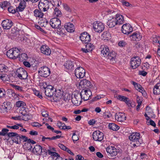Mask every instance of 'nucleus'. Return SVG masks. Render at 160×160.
I'll return each mask as SVG.
<instances>
[{
	"label": "nucleus",
	"mask_w": 160,
	"mask_h": 160,
	"mask_svg": "<svg viewBox=\"0 0 160 160\" xmlns=\"http://www.w3.org/2000/svg\"><path fill=\"white\" fill-rule=\"evenodd\" d=\"M153 93L154 94H160V83H157L153 89Z\"/></svg>",
	"instance_id": "33"
},
{
	"label": "nucleus",
	"mask_w": 160,
	"mask_h": 160,
	"mask_svg": "<svg viewBox=\"0 0 160 160\" xmlns=\"http://www.w3.org/2000/svg\"><path fill=\"white\" fill-rule=\"evenodd\" d=\"M131 83L134 86L135 88L137 90L142 93L143 96L146 97L147 96V94L146 92L140 84L133 81H131Z\"/></svg>",
	"instance_id": "17"
},
{
	"label": "nucleus",
	"mask_w": 160,
	"mask_h": 160,
	"mask_svg": "<svg viewBox=\"0 0 160 160\" xmlns=\"http://www.w3.org/2000/svg\"><path fill=\"white\" fill-rule=\"evenodd\" d=\"M31 125L33 127H38L42 126V125L41 124L37 122H32L31 123Z\"/></svg>",
	"instance_id": "60"
},
{
	"label": "nucleus",
	"mask_w": 160,
	"mask_h": 160,
	"mask_svg": "<svg viewBox=\"0 0 160 160\" xmlns=\"http://www.w3.org/2000/svg\"><path fill=\"white\" fill-rule=\"evenodd\" d=\"M51 97L52 98V100L54 102H56L58 101L60 99V97L57 96L56 94L54 95L53 94V95Z\"/></svg>",
	"instance_id": "53"
},
{
	"label": "nucleus",
	"mask_w": 160,
	"mask_h": 160,
	"mask_svg": "<svg viewBox=\"0 0 160 160\" xmlns=\"http://www.w3.org/2000/svg\"><path fill=\"white\" fill-rule=\"evenodd\" d=\"M41 52L46 55H50L51 51L50 48L46 45H42L40 48Z\"/></svg>",
	"instance_id": "21"
},
{
	"label": "nucleus",
	"mask_w": 160,
	"mask_h": 160,
	"mask_svg": "<svg viewBox=\"0 0 160 160\" xmlns=\"http://www.w3.org/2000/svg\"><path fill=\"white\" fill-rule=\"evenodd\" d=\"M108 127L110 129L114 131H117L119 128L118 126L113 123H109L108 125Z\"/></svg>",
	"instance_id": "34"
},
{
	"label": "nucleus",
	"mask_w": 160,
	"mask_h": 160,
	"mask_svg": "<svg viewBox=\"0 0 160 160\" xmlns=\"http://www.w3.org/2000/svg\"><path fill=\"white\" fill-rule=\"evenodd\" d=\"M117 25L114 17H112V18L109 19L107 22V25L109 28L113 27L116 25Z\"/></svg>",
	"instance_id": "30"
},
{
	"label": "nucleus",
	"mask_w": 160,
	"mask_h": 160,
	"mask_svg": "<svg viewBox=\"0 0 160 160\" xmlns=\"http://www.w3.org/2000/svg\"><path fill=\"white\" fill-rule=\"evenodd\" d=\"M38 73L40 74L41 76L47 77L50 75V69L48 67L43 66L39 68Z\"/></svg>",
	"instance_id": "10"
},
{
	"label": "nucleus",
	"mask_w": 160,
	"mask_h": 160,
	"mask_svg": "<svg viewBox=\"0 0 160 160\" xmlns=\"http://www.w3.org/2000/svg\"><path fill=\"white\" fill-rule=\"evenodd\" d=\"M8 12H10L11 13H15L17 11L16 9H15L12 7L10 6L8 8Z\"/></svg>",
	"instance_id": "50"
},
{
	"label": "nucleus",
	"mask_w": 160,
	"mask_h": 160,
	"mask_svg": "<svg viewBox=\"0 0 160 160\" xmlns=\"http://www.w3.org/2000/svg\"><path fill=\"white\" fill-rule=\"evenodd\" d=\"M81 95L80 93L74 94L72 97V103L75 106H79L82 102Z\"/></svg>",
	"instance_id": "8"
},
{
	"label": "nucleus",
	"mask_w": 160,
	"mask_h": 160,
	"mask_svg": "<svg viewBox=\"0 0 160 160\" xmlns=\"http://www.w3.org/2000/svg\"><path fill=\"white\" fill-rule=\"evenodd\" d=\"M13 23L10 20L6 19L3 20L2 23V26L4 29H9L12 25Z\"/></svg>",
	"instance_id": "20"
},
{
	"label": "nucleus",
	"mask_w": 160,
	"mask_h": 160,
	"mask_svg": "<svg viewBox=\"0 0 160 160\" xmlns=\"http://www.w3.org/2000/svg\"><path fill=\"white\" fill-rule=\"evenodd\" d=\"M72 139L73 142H75L78 141L79 138L78 135H76L75 133H73L72 137Z\"/></svg>",
	"instance_id": "55"
},
{
	"label": "nucleus",
	"mask_w": 160,
	"mask_h": 160,
	"mask_svg": "<svg viewBox=\"0 0 160 160\" xmlns=\"http://www.w3.org/2000/svg\"><path fill=\"white\" fill-rule=\"evenodd\" d=\"M54 5H57L59 6L61 4V0H55L53 1Z\"/></svg>",
	"instance_id": "63"
},
{
	"label": "nucleus",
	"mask_w": 160,
	"mask_h": 160,
	"mask_svg": "<svg viewBox=\"0 0 160 160\" xmlns=\"http://www.w3.org/2000/svg\"><path fill=\"white\" fill-rule=\"evenodd\" d=\"M103 95H97L96 97H94L93 99V101H96L100 99H101L103 97Z\"/></svg>",
	"instance_id": "58"
},
{
	"label": "nucleus",
	"mask_w": 160,
	"mask_h": 160,
	"mask_svg": "<svg viewBox=\"0 0 160 160\" xmlns=\"http://www.w3.org/2000/svg\"><path fill=\"white\" fill-rule=\"evenodd\" d=\"M81 95V98L84 101L88 100L92 95L91 91L89 89H83L80 93Z\"/></svg>",
	"instance_id": "9"
},
{
	"label": "nucleus",
	"mask_w": 160,
	"mask_h": 160,
	"mask_svg": "<svg viewBox=\"0 0 160 160\" xmlns=\"http://www.w3.org/2000/svg\"><path fill=\"white\" fill-rule=\"evenodd\" d=\"M102 49L101 50V55L104 57L107 58L110 63L113 64L116 62L115 57L116 53L114 52H109L108 47L107 46H102Z\"/></svg>",
	"instance_id": "1"
},
{
	"label": "nucleus",
	"mask_w": 160,
	"mask_h": 160,
	"mask_svg": "<svg viewBox=\"0 0 160 160\" xmlns=\"http://www.w3.org/2000/svg\"><path fill=\"white\" fill-rule=\"evenodd\" d=\"M11 103L10 102L6 101L3 102L2 105V107H11Z\"/></svg>",
	"instance_id": "61"
},
{
	"label": "nucleus",
	"mask_w": 160,
	"mask_h": 160,
	"mask_svg": "<svg viewBox=\"0 0 160 160\" xmlns=\"http://www.w3.org/2000/svg\"><path fill=\"white\" fill-rule=\"evenodd\" d=\"M19 54V50L17 48H12L8 50L7 52V57L13 59L17 58Z\"/></svg>",
	"instance_id": "3"
},
{
	"label": "nucleus",
	"mask_w": 160,
	"mask_h": 160,
	"mask_svg": "<svg viewBox=\"0 0 160 160\" xmlns=\"http://www.w3.org/2000/svg\"><path fill=\"white\" fill-rule=\"evenodd\" d=\"M45 90V93L46 95L48 97H51L53 94L54 91V87L51 85H48L45 88L43 87Z\"/></svg>",
	"instance_id": "19"
},
{
	"label": "nucleus",
	"mask_w": 160,
	"mask_h": 160,
	"mask_svg": "<svg viewBox=\"0 0 160 160\" xmlns=\"http://www.w3.org/2000/svg\"><path fill=\"white\" fill-rule=\"evenodd\" d=\"M12 140L13 142L17 144H20L22 142L21 136L18 134L15 137L12 138Z\"/></svg>",
	"instance_id": "31"
},
{
	"label": "nucleus",
	"mask_w": 160,
	"mask_h": 160,
	"mask_svg": "<svg viewBox=\"0 0 160 160\" xmlns=\"http://www.w3.org/2000/svg\"><path fill=\"white\" fill-rule=\"evenodd\" d=\"M42 116L44 117H47L48 115V112L44 109L42 111Z\"/></svg>",
	"instance_id": "59"
},
{
	"label": "nucleus",
	"mask_w": 160,
	"mask_h": 160,
	"mask_svg": "<svg viewBox=\"0 0 160 160\" xmlns=\"http://www.w3.org/2000/svg\"><path fill=\"white\" fill-rule=\"evenodd\" d=\"M33 92L35 95L37 96L39 98H42V95L40 94L39 92L38 91L35 90H34Z\"/></svg>",
	"instance_id": "56"
},
{
	"label": "nucleus",
	"mask_w": 160,
	"mask_h": 160,
	"mask_svg": "<svg viewBox=\"0 0 160 160\" xmlns=\"http://www.w3.org/2000/svg\"><path fill=\"white\" fill-rule=\"evenodd\" d=\"M79 38L83 43H88L91 40V36L87 32H84L81 34Z\"/></svg>",
	"instance_id": "12"
},
{
	"label": "nucleus",
	"mask_w": 160,
	"mask_h": 160,
	"mask_svg": "<svg viewBox=\"0 0 160 160\" xmlns=\"http://www.w3.org/2000/svg\"><path fill=\"white\" fill-rule=\"evenodd\" d=\"M48 152L49 154L51 155L52 156H53L54 157H58L60 156L59 155V154H58V153H57L56 152H51V151L50 150H48Z\"/></svg>",
	"instance_id": "45"
},
{
	"label": "nucleus",
	"mask_w": 160,
	"mask_h": 160,
	"mask_svg": "<svg viewBox=\"0 0 160 160\" xmlns=\"http://www.w3.org/2000/svg\"><path fill=\"white\" fill-rule=\"evenodd\" d=\"M103 133L98 130L94 132L92 134L93 138L96 141H101L103 139Z\"/></svg>",
	"instance_id": "15"
},
{
	"label": "nucleus",
	"mask_w": 160,
	"mask_h": 160,
	"mask_svg": "<svg viewBox=\"0 0 160 160\" xmlns=\"http://www.w3.org/2000/svg\"><path fill=\"white\" fill-rule=\"evenodd\" d=\"M84 158L81 155H77L76 157V160H83Z\"/></svg>",
	"instance_id": "64"
},
{
	"label": "nucleus",
	"mask_w": 160,
	"mask_h": 160,
	"mask_svg": "<svg viewBox=\"0 0 160 160\" xmlns=\"http://www.w3.org/2000/svg\"><path fill=\"white\" fill-rule=\"evenodd\" d=\"M34 15L36 17L42 18L43 16V13L38 9H36L34 11Z\"/></svg>",
	"instance_id": "36"
},
{
	"label": "nucleus",
	"mask_w": 160,
	"mask_h": 160,
	"mask_svg": "<svg viewBox=\"0 0 160 160\" xmlns=\"http://www.w3.org/2000/svg\"><path fill=\"white\" fill-rule=\"evenodd\" d=\"M63 31H64V29L63 28H58L57 32L58 34L60 36H63L64 34Z\"/></svg>",
	"instance_id": "51"
},
{
	"label": "nucleus",
	"mask_w": 160,
	"mask_h": 160,
	"mask_svg": "<svg viewBox=\"0 0 160 160\" xmlns=\"http://www.w3.org/2000/svg\"><path fill=\"white\" fill-rule=\"evenodd\" d=\"M57 126L60 128L61 129H65L67 128L65 125V124L63 123L62 122H61L59 121L57 124Z\"/></svg>",
	"instance_id": "42"
},
{
	"label": "nucleus",
	"mask_w": 160,
	"mask_h": 160,
	"mask_svg": "<svg viewBox=\"0 0 160 160\" xmlns=\"http://www.w3.org/2000/svg\"><path fill=\"white\" fill-rule=\"evenodd\" d=\"M9 131L7 129L3 128L2 130V132H0V135L4 136Z\"/></svg>",
	"instance_id": "52"
},
{
	"label": "nucleus",
	"mask_w": 160,
	"mask_h": 160,
	"mask_svg": "<svg viewBox=\"0 0 160 160\" xmlns=\"http://www.w3.org/2000/svg\"><path fill=\"white\" fill-rule=\"evenodd\" d=\"M133 30L132 28L129 23L124 24L122 27V31L124 34H129Z\"/></svg>",
	"instance_id": "16"
},
{
	"label": "nucleus",
	"mask_w": 160,
	"mask_h": 160,
	"mask_svg": "<svg viewBox=\"0 0 160 160\" xmlns=\"http://www.w3.org/2000/svg\"><path fill=\"white\" fill-rule=\"evenodd\" d=\"M114 18L117 25H120L124 23V20L122 15L117 14L116 15Z\"/></svg>",
	"instance_id": "23"
},
{
	"label": "nucleus",
	"mask_w": 160,
	"mask_h": 160,
	"mask_svg": "<svg viewBox=\"0 0 160 160\" xmlns=\"http://www.w3.org/2000/svg\"><path fill=\"white\" fill-rule=\"evenodd\" d=\"M118 45L121 47H123L125 46L126 44V42L123 41H120L118 43Z\"/></svg>",
	"instance_id": "62"
},
{
	"label": "nucleus",
	"mask_w": 160,
	"mask_h": 160,
	"mask_svg": "<svg viewBox=\"0 0 160 160\" xmlns=\"http://www.w3.org/2000/svg\"><path fill=\"white\" fill-rule=\"evenodd\" d=\"M141 135L139 132H132L129 137V140L132 142H135L136 144H133V146H139L142 142Z\"/></svg>",
	"instance_id": "2"
},
{
	"label": "nucleus",
	"mask_w": 160,
	"mask_h": 160,
	"mask_svg": "<svg viewBox=\"0 0 160 160\" xmlns=\"http://www.w3.org/2000/svg\"><path fill=\"white\" fill-rule=\"evenodd\" d=\"M42 151V148L41 146L39 145H36L32 149L33 152L36 155H40L41 154Z\"/></svg>",
	"instance_id": "25"
},
{
	"label": "nucleus",
	"mask_w": 160,
	"mask_h": 160,
	"mask_svg": "<svg viewBox=\"0 0 160 160\" xmlns=\"http://www.w3.org/2000/svg\"><path fill=\"white\" fill-rule=\"evenodd\" d=\"M144 116L147 120L151 119V118H155V115L154 112L152 108L149 106H147L146 108V112Z\"/></svg>",
	"instance_id": "5"
},
{
	"label": "nucleus",
	"mask_w": 160,
	"mask_h": 160,
	"mask_svg": "<svg viewBox=\"0 0 160 160\" xmlns=\"http://www.w3.org/2000/svg\"><path fill=\"white\" fill-rule=\"evenodd\" d=\"M48 23V22L46 19H42L39 22V23L41 26L44 27L46 26Z\"/></svg>",
	"instance_id": "40"
},
{
	"label": "nucleus",
	"mask_w": 160,
	"mask_h": 160,
	"mask_svg": "<svg viewBox=\"0 0 160 160\" xmlns=\"http://www.w3.org/2000/svg\"><path fill=\"white\" fill-rule=\"evenodd\" d=\"M19 112L23 116H25L27 113L26 109L24 107L20 108L19 110Z\"/></svg>",
	"instance_id": "44"
},
{
	"label": "nucleus",
	"mask_w": 160,
	"mask_h": 160,
	"mask_svg": "<svg viewBox=\"0 0 160 160\" xmlns=\"http://www.w3.org/2000/svg\"><path fill=\"white\" fill-rule=\"evenodd\" d=\"M104 25L101 22H97L93 24V28L96 32H101L104 30Z\"/></svg>",
	"instance_id": "14"
},
{
	"label": "nucleus",
	"mask_w": 160,
	"mask_h": 160,
	"mask_svg": "<svg viewBox=\"0 0 160 160\" xmlns=\"http://www.w3.org/2000/svg\"><path fill=\"white\" fill-rule=\"evenodd\" d=\"M28 59V56L25 53H22L21 54L19 57V59L20 61L21 62H24L27 60Z\"/></svg>",
	"instance_id": "35"
},
{
	"label": "nucleus",
	"mask_w": 160,
	"mask_h": 160,
	"mask_svg": "<svg viewBox=\"0 0 160 160\" xmlns=\"http://www.w3.org/2000/svg\"><path fill=\"white\" fill-rule=\"evenodd\" d=\"M114 97L116 98L119 100L125 102L126 104L129 103V99L127 97L121 95H114Z\"/></svg>",
	"instance_id": "26"
},
{
	"label": "nucleus",
	"mask_w": 160,
	"mask_h": 160,
	"mask_svg": "<svg viewBox=\"0 0 160 160\" xmlns=\"http://www.w3.org/2000/svg\"><path fill=\"white\" fill-rule=\"evenodd\" d=\"M65 67L68 69H72L74 67L73 62L71 61H67L64 65Z\"/></svg>",
	"instance_id": "32"
},
{
	"label": "nucleus",
	"mask_w": 160,
	"mask_h": 160,
	"mask_svg": "<svg viewBox=\"0 0 160 160\" xmlns=\"http://www.w3.org/2000/svg\"><path fill=\"white\" fill-rule=\"evenodd\" d=\"M53 15L55 17H61L62 15V13L58 8H55L53 12Z\"/></svg>",
	"instance_id": "37"
},
{
	"label": "nucleus",
	"mask_w": 160,
	"mask_h": 160,
	"mask_svg": "<svg viewBox=\"0 0 160 160\" xmlns=\"http://www.w3.org/2000/svg\"><path fill=\"white\" fill-rule=\"evenodd\" d=\"M126 117L125 113H116L115 115L116 120H125Z\"/></svg>",
	"instance_id": "27"
},
{
	"label": "nucleus",
	"mask_w": 160,
	"mask_h": 160,
	"mask_svg": "<svg viewBox=\"0 0 160 160\" xmlns=\"http://www.w3.org/2000/svg\"><path fill=\"white\" fill-rule=\"evenodd\" d=\"M15 74L19 79L21 80L26 79L28 76L27 72L22 68L18 69L16 71Z\"/></svg>",
	"instance_id": "4"
},
{
	"label": "nucleus",
	"mask_w": 160,
	"mask_h": 160,
	"mask_svg": "<svg viewBox=\"0 0 160 160\" xmlns=\"http://www.w3.org/2000/svg\"><path fill=\"white\" fill-rule=\"evenodd\" d=\"M12 88L15 89L16 90L20 92H22L23 91V88L21 86L14 84L12 85Z\"/></svg>",
	"instance_id": "43"
},
{
	"label": "nucleus",
	"mask_w": 160,
	"mask_h": 160,
	"mask_svg": "<svg viewBox=\"0 0 160 160\" xmlns=\"http://www.w3.org/2000/svg\"><path fill=\"white\" fill-rule=\"evenodd\" d=\"M26 6V2L22 0L21 1L19 6L16 8V10L18 12H21L25 9Z\"/></svg>",
	"instance_id": "28"
},
{
	"label": "nucleus",
	"mask_w": 160,
	"mask_h": 160,
	"mask_svg": "<svg viewBox=\"0 0 160 160\" xmlns=\"http://www.w3.org/2000/svg\"><path fill=\"white\" fill-rule=\"evenodd\" d=\"M86 48H87L89 52H90L92 51L94 49V45L91 43H88L86 45Z\"/></svg>",
	"instance_id": "41"
},
{
	"label": "nucleus",
	"mask_w": 160,
	"mask_h": 160,
	"mask_svg": "<svg viewBox=\"0 0 160 160\" xmlns=\"http://www.w3.org/2000/svg\"><path fill=\"white\" fill-rule=\"evenodd\" d=\"M22 116H11L10 117V118L11 119H14L15 120H21L22 119V120H24V119H23L22 118Z\"/></svg>",
	"instance_id": "46"
},
{
	"label": "nucleus",
	"mask_w": 160,
	"mask_h": 160,
	"mask_svg": "<svg viewBox=\"0 0 160 160\" xmlns=\"http://www.w3.org/2000/svg\"><path fill=\"white\" fill-rule=\"evenodd\" d=\"M141 62V60L138 57H133L131 59V66L132 69H136L140 65Z\"/></svg>",
	"instance_id": "7"
},
{
	"label": "nucleus",
	"mask_w": 160,
	"mask_h": 160,
	"mask_svg": "<svg viewBox=\"0 0 160 160\" xmlns=\"http://www.w3.org/2000/svg\"><path fill=\"white\" fill-rule=\"evenodd\" d=\"M18 126H20L21 127H22V125L20 124H17V125H15L13 126H7V127L8 128H10L11 129H18L19 128Z\"/></svg>",
	"instance_id": "48"
},
{
	"label": "nucleus",
	"mask_w": 160,
	"mask_h": 160,
	"mask_svg": "<svg viewBox=\"0 0 160 160\" xmlns=\"http://www.w3.org/2000/svg\"><path fill=\"white\" fill-rule=\"evenodd\" d=\"M50 24L52 28H58L61 26V21L58 18H54L51 19Z\"/></svg>",
	"instance_id": "11"
},
{
	"label": "nucleus",
	"mask_w": 160,
	"mask_h": 160,
	"mask_svg": "<svg viewBox=\"0 0 160 160\" xmlns=\"http://www.w3.org/2000/svg\"><path fill=\"white\" fill-rule=\"evenodd\" d=\"M146 123L148 125H151L154 127L156 126V124L153 121H147Z\"/></svg>",
	"instance_id": "54"
},
{
	"label": "nucleus",
	"mask_w": 160,
	"mask_h": 160,
	"mask_svg": "<svg viewBox=\"0 0 160 160\" xmlns=\"http://www.w3.org/2000/svg\"><path fill=\"white\" fill-rule=\"evenodd\" d=\"M15 105L17 107H23L26 106V103L23 102L19 101L17 102L16 103Z\"/></svg>",
	"instance_id": "39"
},
{
	"label": "nucleus",
	"mask_w": 160,
	"mask_h": 160,
	"mask_svg": "<svg viewBox=\"0 0 160 160\" xmlns=\"http://www.w3.org/2000/svg\"><path fill=\"white\" fill-rule=\"evenodd\" d=\"M5 94V91L3 89L0 88V98L4 97Z\"/></svg>",
	"instance_id": "49"
},
{
	"label": "nucleus",
	"mask_w": 160,
	"mask_h": 160,
	"mask_svg": "<svg viewBox=\"0 0 160 160\" xmlns=\"http://www.w3.org/2000/svg\"><path fill=\"white\" fill-rule=\"evenodd\" d=\"M121 2L122 3L123 5L127 7H132V4L129 3L128 2L125 1L124 0H121Z\"/></svg>",
	"instance_id": "47"
},
{
	"label": "nucleus",
	"mask_w": 160,
	"mask_h": 160,
	"mask_svg": "<svg viewBox=\"0 0 160 160\" xmlns=\"http://www.w3.org/2000/svg\"><path fill=\"white\" fill-rule=\"evenodd\" d=\"M85 71L82 67H77L75 70V74L78 78H82L85 75Z\"/></svg>",
	"instance_id": "13"
},
{
	"label": "nucleus",
	"mask_w": 160,
	"mask_h": 160,
	"mask_svg": "<svg viewBox=\"0 0 160 160\" xmlns=\"http://www.w3.org/2000/svg\"><path fill=\"white\" fill-rule=\"evenodd\" d=\"M106 151L108 155L112 157L115 156L117 154V149L114 147L110 146L106 148Z\"/></svg>",
	"instance_id": "22"
},
{
	"label": "nucleus",
	"mask_w": 160,
	"mask_h": 160,
	"mask_svg": "<svg viewBox=\"0 0 160 160\" xmlns=\"http://www.w3.org/2000/svg\"><path fill=\"white\" fill-rule=\"evenodd\" d=\"M64 28L68 32H73L75 30L74 25L70 22L65 23Z\"/></svg>",
	"instance_id": "24"
},
{
	"label": "nucleus",
	"mask_w": 160,
	"mask_h": 160,
	"mask_svg": "<svg viewBox=\"0 0 160 160\" xmlns=\"http://www.w3.org/2000/svg\"><path fill=\"white\" fill-rule=\"evenodd\" d=\"M8 70V67L3 64H0V72H7Z\"/></svg>",
	"instance_id": "38"
},
{
	"label": "nucleus",
	"mask_w": 160,
	"mask_h": 160,
	"mask_svg": "<svg viewBox=\"0 0 160 160\" xmlns=\"http://www.w3.org/2000/svg\"><path fill=\"white\" fill-rule=\"evenodd\" d=\"M131 39L133 41H139L141 38V36L140 33L134 32L131 36Z\"/></svg>",
	"instance_id": "29"
},
{
	"label": "nucleus",
	"mask_w": 160,
	"mask_h": 160,
	"mask_svg": "<svg viewBox=\"0 0 160 160\" xmlns=\"http://www.w3.org/2000/svg\"><path fill=\"white\" fill-rule=\"evenodd\" d=\"M79 85L82 88H91L93 86L91 83L86 79H83L81 80L79 83Z\"/></svg>",
	"instance_id": "18"
},
{
	"label": "nucleus",
	"mask_w": 160,
	"mask_h": 160,
	"mask_svg": "<svg viewBox=\"0 0 160 160\" xmlns=\"http://www.w3.org/2000/svg\"><path fill=\"white\" fill-rule=\"evenodd\" d=\"M11 108V107H2V109H3V113H7L8 111L10 110Z\"/></svg>",
	"instance_id": "57"
},
{
	"label": "nucleus",
	"mask_w": 160,
	"mask_h": 160,
	"mask_svg": "<svg viewBox=\"0 0 160 160\" xmlns=\"http://www.w3.org/2000/svg\"><path fill=\"white\" fill-rule=\"evenodd\" d=\"M50 3L47 0H41L38 3V7L41 11H46L49 8Z\"/></svg>",
	"instance_id": "6"
}]
</instances>
